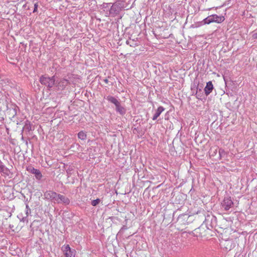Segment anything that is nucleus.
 Instances as JSON below:
<instances>
[{
	"label": "nucleus",
	"instance_id": "nucleus-1",
	"mask_svg": "<svg viewBox=\"0 0 257 257\" xmlns=\"http://www.w3.org/2000/svg\"><path fill=\"white\" fill-rule=\"evenodd\" d=\"M225 20L224 17L219 16L217 15H212L208 16L203 20L204 24H209L212 23H221Z\"/></svg>",
	"mask_w": 257,
	"mask_h": 257
},
{
	"label": "nucleus",
	"instance_id": "nucleus-2",
	"mask_svg": "<svg viewBox=\"0 0 257 257\" xmlns=\"http://www.w3.org/2000/svg\"><path fill=\"white\" fill-rule=\"evenodd\" d=\"M40 82L42 84L45 85L49 88H51L55 84V77H49L46 76H42L40 78Z\"/></svg>",
	"mask_w": 257,
	"mask_h": 257
},
{
	"label": "nucleus",
	"instance_id": "nucleus-3",
	"mask_svg": "<svg viewBox=\"0 0 257 257\" xmlns=\"http://www.w3.org/2000/svg\"><path fill=\"white\" fill-rule=\"evenodd\" d=\"M62 250L65 257H75V250L72 249L69 244L63 245Z\"/></svg>",
	"mask_w": 257,
	"mask_h": 257
},
{
	"label": "nucleus",
	"instance_id": "nucleus-4",
	"mask_svg": "<svg viewBox=\"0 0 257 257\" xmlns=\"http://www.w3.org/2000/svg\"><path fill=\"white\" fill-rule=\"evenodd\" d=\"M44 196L46 199H50L53 200L54 201H56L57 196H58V194L53 191L49 190L45 192Z\"/></svg>",
	"mask_w": 257,
	"mask_h": 257
},
{
	"label": "nucleus",
	"instance_id": "nucleus-5",
	"mask_svg": "<svg viewBox=\"0 0 257 257\" xmlns=\"http://www.w3.org/2000/svg\"><path fill=\"white\" fill-rule=\"evenodd\" d=\"M233 203L230 197L225 198L222 203V206L225 210H229L232 206Z\"/></svg>",
	"mask_w": 257,
	"mask_h": 257
},
{
	"label": "nucleus",
	"instance_id": "nucleus-6",
	"mask_svg": "<svg viewBox=\"0 0 257 257\" xmlns=\"http://www.w3.org/2000/svg\"><path fill=\"white\" fill-rule=\"evenodd\" d=\"M56 202H57L58 203H63L65 204H69L70 203V200L67 197L63 195L58 194V196H57Z\"/></svg>",
	"mask_w": 257,
	"mask_h": 257
},
{
	"label": "nucleus",
	"instance_id": "nucleus-7",
	"mask_svg": "<svg viewBox=\"0 0 257 257\" xmlns=\"http://www.w3.org/2000/svg\"><path fill=\"white\" fill-rule=\"evenodd\" d=\"M68 81L65 79H61L57 84L56 86L58 89L63 90L67 85Z\"/></svg>",
	"mask_w": 257,
	"mask_h": 257
},
{
	"label": "nucleus",
	"instance_id": "nucleus-8",
	"mask_svg": "<svg viewBox=\"0 0 257 257\" xmlns=\"http://www.w3.org/2000/svg\"><path fill=\"white\" fill-rule=\"evenodd\" d=\"M213 89V85L211 81H209L206 83L204 88V92L206 95H209Z\"/></svg>",
	"mask_w": 257,
	"mask_h": 257
},
{
	"label": "nucleus",
	"instance_id": "nucleus-9",
	"mask_svg": "<svg viewBox=\"0 0 257 257\" xmlns=\"http://www.w3.org/2000/svg\"><path fill=\"white\" fill-rule=\"evenodd\" d=\"M30 171L32 174L35 175V177L38 180H40L42 178V175L41 172L39 170L32 168L30 169Z\"/></svg>",
	"mask_w": 257,
	"mask_h": 257
},
{
	"label": "nucleus",
	"instance_id": "nucleus-10",
	"mask_svg": "<svg viewBox=\"0 0 257 257\" xmlns=\"http://www.w3.org/2000/svg\"><path fill=\"white\" fill-rule=\"evenodd\" d=\"M164 110L165 108L163 106H159L154 114L153 117V119L156 120L160 116L161 113L164 111Z\"/></svg>",
	"mask_w": 257,
	"mask_h": 257
},
{
	"label": "nucleus",
	"instance_id": "nucleus-11",
	"mask_svg": "<svg viewBox=\"0 0 257 257\" xmlns=\"http://www.w3.org/2000/svg\"><path fill=\"white\" fill-rule=\"evenodd\" d=\"M115 106L116 111H118L120 114H124L125 113V110L123 107L120 105V103H119Z\"/></svg>",
	"mask_w": 257,
	"mask_h": 257
},
{
	"label": "nucleus",
	"instance_id": "nucleus-12",
	"mask_svg": "<svg viewBox=\"0 0 257 257\" xmlns=\"http://www.w3.org/2000/svg\"><path fill=\"white\" fill-rule=\"evenodd\" d=\"M107 99L110 102L115 104V106L119 103L115 98L111 96H108Z\"/></svg>",
	"mask_w": 257,
	"mask_h": 257
},
{
	"label": "nucleus",
	"instance_id": "nucleus-13",
	"mask_svg": "<svg viewBox=\"0 0 257 257\" xmlns=\"http://www.w3.org/2000/svg\"><path fill=\"white\" fill-rule=\"evenodd\" d=\"M78 138L81 140H85L87 138V135L84 131H81L78 134Z\"/></svg>",
	"mask_w": 257,
	"mask_h": 257
},
{
	"label": "nucleus",
	"instance_id": "nucleus-14",
	"mask_svg": "<svg viewBox=\"0 0 257 257\" xmlns=\"http://www.w3.org/2000/svg\"><path fill=\"white\" fill-rule=\"evenodd\" d=\"M100 202V200L98 198L93 200L91 202V205L93 206H96L97 204H98Z\"/></svg>",
	"mask_w": 257,
	"mask_h": 257
},
{
	"label": "nucleus",
	"instance_id": "nucleus-15",
	"mask_svg": "<svg viewBox=\"0 0 257 257\" xmlns=\"http://www.w3.org/2000/svg\"><path fill=\"white\" fill-rule=\"evenodd\" d=\"M38 4L37 3L34 4V9L33 11V13H36L38 11Z\"/></svg>",
	"mask_w": 257,
	"mask_h": 257
},
{
	"label": "nucleus",
	"instance_id": "nucleus-16",
	"mask_svg": "<svg viewBox=\"0 0 257 257\" xmlns=\"http://www.w3.org/2000/svg\"><path fill=\"white\" fill-rule=\"evenodd\" d=\"M4 170V166L2 164V163L0 161V172H3Z\"/></svg>",
	"mask_w": 257,
	"mask_h": 257
},
{
	"label": "nucleus",
	"instance_id": "nucleus-17",
	"mask_svg": "<svg viewBox=\"0 0 257 257\" xmlns=\"http://www.w3.org/2000/svg\"><path fill=\"white\" fill-rule=\"evenodd\" d=\"M252 37L253 39H257V33L253 34Z\"/></svg>",
	"mask_w": 257,
	"mask_h": 257
},
{
	"label": "nucleus",
	"instance_id": "nucleus-18",
	"mask_svg": "<svg viewBox=\"0 0 257 257\" xmlns=\"http://www.w3.org/2000/svg\"><path fill=\"white\" fill-rule=\"evenodd\" d=\"M105 82H107V79L105 80Z\"/></svg>",
	"mask_w": 257,
	"mask_h": 257
}]
</instances>
